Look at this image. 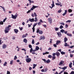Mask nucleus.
<instances>
[{
    "label": "nucleus",
    "instance_id": "nucleus-1",
    "mask_svg": "<svg viewBox=\"0 0 74 74\" xmlns=\"http://www.w3.org/2000/svg\"><path fill=\"white\" fill-rule=\"evenodd\" d=\"M10 29V28H9L7 27H6L5 29L4 30V32L5 33H8L9 32V30Z\"/></svg>",
    "mask_w": 74,
    "mask_h": 74
},
{
    "label": "nucleus",
    "instance_id": "nucleus-2",
    "mask_svg": "<svg viewBox=\"0 0 74 74\" xmlns=\"http://www.w3.org/2000/svg\"><path fill=\"white\" fill-rule=\"evenodd\" d=\"M37 25V23H35L34 24V26H33V27L32 28V29L33 30V33H34V31H35V26H36Z\"/></svg>",
    "mask_w": 74,
    "mask_h": 74
},
{
    "label": "nucleus",
    "instance_id": "nucleus-3",
    "mask_svg": "<svg viewBox=\"0 0 74 74\" xmlns=\"http://www.w3.org/2000/svg\"><path fill=\"white\" fill-rule=\"evenodd\" d=\"M37 7H38V6H34L33 5L32 7V8L30 9V11H33L34 9H35L36 8H37Z\"/></svg>",
    "mask_w": 74,
    "mask_h": 74
},
{
    "label": "nucleus",
    "instance_id": "nucleus-4",
    "mask_svg": "<svg viewBox=\"0 0 74 74\" xmlns=\"http://www.w3.org/2000/svg\"><path fill=\"white\" fill-rule=\"evenodd\" d=\"M11 15H12V18L14 19H16V18L18 16V15H16V14L14 16L13 14H12Z\"/></svg>",
    "mask_w": 74,
    "mask_h": 74
},
{
    "label": "nucleus",
    "instance_id": "nucleus-5",
    "mask_svg": "<svg viewBox=\"0 0 74 74\" xmlns=\"http://www.w3.org/2000/svg\"><path fill=\"white\" fill-rule=\"evenodd\" d=\"M27 63H30L32 61V59L30 58H28L26 60Z\"/></svg>",
    "mask_w": 74,
    "mask_h": 74
},
{
    "label": "nucleus",
    "instance_id": "nucleus-6",
    "mask_svg": "<svg viewBox=\"0 0 74 74\" xmlns=\"http://www.w3.org/2000/svg\"><path fill=\"white\" fill-rule=\"evenodd\" d=\"M48 20L49 21V22H50V23H52V19L51 17L48 18Z\"/></svg>",
    "mask_w": 74,
    "mask_h": 74
},
{
    "label": "nucleus",
    "instance_id": "nucleus-7",
    "mask_svg": "<svg viewBox=\"0 0 74 74\" xmlns=\"http://www.w3.org/2000/svg\"><path fill=\"white\" fill-rule=\"evenodd\" d=\"M64 63V62L63 60H61L60 62V63L58 64V65L59 66H60V65H62V64H63V63Z\"/></svg>",
    "mask_w": 74,
    "mask_h": 74
},
{
    "label": "nucleus",
    "instance_id": "nucleus-8",
    "mask_svg": "<svg viewBox=\"0 0 74 74\" xmlns=\"http://www.w3.org/2000/svg\"><path fill=\"white\" fill-rule=\"evenodd\" d=\"M29 21L31 22H34V18L31 19V18H30L29 19Z\"/></svg>",
    "mask_w": 74,
    "mask_h": 74
},
{
    "label": "nucleus",
    "instance_id": "nucleus-9",
    "mask_svg": "<svg viewBox=\"0 0 74 74\" xmlns=\"http://www.w3.org/2000/svg\"><path fill=\"white\" fill-rule=\"evenodd\" d=\"M57 33L59 37L62 36V34H61V32H58Z\"/></svg>",
    "mask_w": 74,
    "mask_h": 74
},
{
    "label": "nucleus",
    "instance_id": "nucleus-10",
    "mask_svg": "<svg viewBox=\"0 0 74 74\" xmlns=\"http://www.w3.org/2000/svg\"><path fill=\"white\" fill-rule=\"evenodd\" d=\"M7 48V45L4 44L2 46L3 49H5Z\"/></svg>",
    "mask_w": 74,
    "mask_h": 74
},
{
    "label": "nucleus",
    "instance_id": "nucleus-11",
    "mask_svg": "<svg viewBox=\"0 0 74 74\" xmlns=\"http://www.w3.org/2000/svg\"><path fill=\"white\" fill-rule=\"evenodd\" d=\"M44 39H45V37H44V36H41L39 38L40 40H44Z\"/></svg>",
    "mask_w": 74,
    "mask_h": 74
},
{
    "label": "nucleus",
    "instance_id": "nucleus-12",
    "mask_svg": "<svg viewBox=\"0 0 74 74\" xmlns=\"http://www.w3.org/2000/svg\"><path fill=\"white\" fill-rule=\"evenodd\" d=\"M56 53V55L57 56H60V53L59 52V51H57Z\"/></svg>",
    "mask_w": 74,
    "mask_h": 74
},
{
    "label": "nucleus",
    "instance_id": "nucleus-13",
    "mask_svg": "<svg viewBox=\"0 0 74 74\" xmlns=\"http://www.w3.org/2000/svg\"><path fill=\"white\" fill-rule=\"evenodd\" d=\"M67 66H64V67L62 68V69H63V70L62 71H63H63H64L65 69H67Z\"/></svg>",
    "mask_w": 74,
    "mask_h": 74
},
{
    "label": "nucleus",
    "instance_id": "nucleus-14",
    "mask_svg": "<svg viewBox=\"0 0 74 74\" xmlns=\"http://www.w3.org/2000/svg\"><path fill=\"white\" fill-rule=\"evenodd\" d=\"M67 12V10H65V12L62 14V15L63 16H65V15H66Z\"/></svg>",
    "mask_w": 74,
    "mask_h": 74
},
{
    "label": "nucleus",
    "instance_id": "nucleus-15",
    "mask_svg": "<svg viewBox=\"0 0 74 74\" xmlns=\"http://www.w3.org/2000/svg\"><path fill=\"white\" fill-rule=\"evenodd\" d=\"M68 40V39H67V38L66 37H65V38H64V42H66Z\"/></svg>",
    "mask_w": 74,
    "mask_h": 74
},
{
    "label": "nucleus",
    "instance_id": "nucleus-16",
    "mask_svg": "<svg viewBox=\"0 0 74 74\" xmlns=\"http://www.w3.org/2000/svg\"><path fill=\"white\" fill-rule=\"evenodd\" d=\"M61 42H60V40H57L56 41V45H58L59 44H60Z\"/></svg>",
    "mask_w": 74,
    "mask_h": 74
},
{
    "label": "nucleus",
    "instance_id": "nucleus-17",
    "mask_svg": "<svg viewBox=\"0 0 74 74\" xmlns=\"http://www.w3.org/2000/svg\"><path fill=\"white\" fill-rule=\"evenodd\" d=\"M14 32L16 34H17L18 33V30L16 29H14Z\"/></svg>",
    "mask_w": 74,
    "mask_h": 74
},
{
    "label": "nucleus",
    "instance_id": "nucleus-18",
    "mask_svg": "<svg viewBox=\"0 0 74 74\" xmlns=\"http://www.w3.org/2000/svg\"><path fill=\"white\" fill-rule=\"evenodd\" d=\"M40 49L39 47H38V46H36L35 48L36 51H38V49Z\"/></svg>",
    "mask_w": 74,
    "mask_h": 74
},
{
    "label": "nucleus",
    "instance_id": "nucleus-19",
    "mask_svg": "<svg viewBox=\"0 0 74 74\" xmlns=\"http://www.w3.org/2000/svg\"><path fill=\"white\" fill-rule=\"evenodd\" d=\"M72 64L73 63L72 62H71L69 64V67L70 68H72Z\"/></svg>",
    "mask_w": 74,
    "mask_h": 74
},
{
    "label": "nucleus",
    "instance_id": "nucleus-20",
    "mask_svg": "<svg viewBox=\"0 0 74 74\" xmlns=\"http://www.w3.org/2000/svg\"><path fill=\"white\" fill-rule=\"evenodd\" d=\"M23 42H25V43H27V39H26L25 38L23 40Z\"/></svg>",
    "mask_w": 74,
    "mask_h": 74
},
{
    "label": "nucleus",
    "instance_id": "nucleus-21",
    "mask_svg": "<svg viewBox=\"0 0 74 74\" xmlns=\"http://www.w3.org/2000/svg\"><path fill=\"white\" fill-rule=\"evenodd\" d=\"M39 34H42L43 33V32H42V31H41V30H40L39 31Z\"/></svg>",
    "mask_w": 74,
    "mask_h": 74
},
{
    "label": "nucleus",
    "instance_id": "nucleus-22",
    "mask_svg": "<svg viewBox=\"0 0 74 74\" xmlns=\"http://www.w3.org/2000/svg\"><path fill=\"white\" fill-rule=\"evenodd\" d=\"M46 62L47 63H50V62H51V61H50L49 59H48L46 61Z\"/></svg>",
    "mask_w": 74,
    "mask_h": 74
},
{
    "label": "nucleus",
    "instance_id": "nucleus-23",
    "mask_svg": "<svg viewBox=\"0 0 74 74\" xmlns=\"http://www.w3.org/2000/svg\"><path fill=\"white\" fill-rule=\"evenodd\" d=\"M61 33H64L65 32V31L63 29H62L60 30V32Z\"/></svg>",
    "mask_w": 74,
    "mask_h": 74
},
{
    "label": "nucleus",
    "instance_id": "nucleus-24",
    "mask_svg": "<svg viewBox=\"0 0 74 74\" xmlns=\"http://www.w3.org/2000/svg\"><path fill=\"white\" fill-rule=\"evenodd\" d=\"M66 35L69 37H71L72 36V34H69V33H67Z\"/></svg>",
    "mask_w": 74,
    "mask_h": 74
},
{
    "label": "nucleus",
    "instance_id": "nucleus-25",
    "mask_svg": "<svg viewBox=\"0 0 74 74\" xmlns=\"http://www.w3.org/2000/svg\"><path fill=\"white\" fill-rule=\"evenodd\" d=\"M68 11L69 12V13H70V12H71L73 11V10H72L71 9H69L68 10Z\"/></svg>",
    "mask_w": 74,
    "mask_h": 74
},
{
    "label": "nucleus",
    "instance_id": "nucleus-26",
    "mask_svg": "<svg viewBox=\"0 0 74 74\" xmlns=\"http://www.w3.org/2000/svg\"><path fill=\"white\" fill-rule=\"evenodd\" d=\"M61 53L62 55H64L66 53V52H64L63 51H61Z\"/></svg>",
    "mask_w": 74,
    "mask_h": 74
},
{
    "label": "nucleus",
    "instance_id": "nucleus-27",
    "mask_svg": "<svg viewBox=\"0 0 74 74\" xmlns=\"http://www.w3.org/2000/svg\"><path fill=\"white\" fill-rule=\"evenodd\" d=\"M35 22H37V21H38V20L37 19V17H35Z\"/></svg>",
    "mask_w": 74,
    "mask_h": 74
},
{
    "label": "nucleus",
    "instance_id": "nucleus-28",
    "mask_svg": "<svg viewBox=\"0 0 74 74\" xmlns=\"http://www.w3.org/2000/svg\"><path fill=\"white\" fill-rule=\"evenodd\" d=\"M68 44L66 42H65V45H64V47H67Z\"/></svg>",
    "mask_w": 74,
    "mask_h": 74
},
{
    "label": "nucleus",
    "instance_id": "nucleus-29",
    "mask_svg": "<svg viewBox=\"0 0 74 74\" xmlns=\"http://www.w3.org/2000/svg\"><path fill=\"white\" fill-rule=\"evenodd\" d=\"M71 22V21L69 20L66 21V23H70V22Z\"/></svg>",
    "mask_w": 74,
    "mask_h": 74
},
{
    "label": "nucleus",
    "instance_id": "nucleus-30",
    "mask_svg": "<svg viewBox=\"0 0 74 74\" xmlns=\"http://www.w3.org/2000/svg\"><path fill=\"white\" fill-rule=\"evenodd\" d=\"M3 21H1L0 22V25H3L4 24V23H3Z\"/></svg>",
    "mask_w": 74,
    "mask_h": 74
},
{
    "label": "nucleus",
    "instance_id": "nucleus-31",
    "mask_svg": "<svg viewBox=\"0 0 74 74\" xmlns=\"http://www.w3.org/2000/svg\"><path fill=\"white\" fill-rule=\"evenodd\" d=\"M56 59V57L55 56H53V57H52V60H54V59Z\"/></svg>",
    "mask_w": 74,
    "mask_h": 74
},
{
    "label": "nucleus",
    "instance_id": "nucleus-32",
    "mask_svg": "<svg viewBox=\"0 0 74 74\" xmlns=\"http://www.w3.org/2000/svg\"><path fill=\"white\" fill-rule=\"evenodd\" d=\"M64 27H63V26L62 25H61L60 26V29H63V28Z\"/></svg>",
    "mask_w": 74,
    "mask_h": 74
},
{
    "label": "nucleus",
    "instance_id": "nucleus-33",
    "mask_svg": "<svg viewBox=\"0 0 74 74\" xmlns=\"http://www.w3.org/2000/svg\"><path fill=\"white\" fill-rule=\"evenodd\" d=\"M7 19V17H6L4 19H3V22H5V21Z\"/></svg>",
    "mask_w": 74,
    "mask_h": 74
},
{
    "label": "nucleus",
    "instance_id": "nucleus-34",
    "mask_svg": "<svg viewBox=\"0 0 74 74\" xmlns=\"http://www.w3.org/2000/svg\"><path fill=\"white\" fill-rule=\"evenodd\" d=\"M7 64V62H5L3 64V66H5Z\"/></svg>",
    "mask_w": 74,
    "mask_h": 74
},
{
    "label": "nucleus",
    "instance_id": "nucleus-35",
    "mask_svg": "<svg viewBox=\"0 0 74 74\" xmlns=\"http://www.w3.org/2000/svg\"><path fill=\"white\" fill-rule=\"evenodd\" d=\"M40 32V29H37V32H36L37 33H39Z\"/></svg>",
    "mask_w": 74,
    "mask_h": 74
},
{
    "label": "nucleus",
    "instance_id": "nucleus-36",
    "mask_svg": "<svg viewBox=\"0 0 74 74\" xmlns=\"http://www.w3.org/2000/svg\"><path fill=\"white\" fill-rule=\"evenodd\" d=\"M13 60H12L11 61H10V64H11V65H12V64L13 63Z\"/></svg>",
    "mask_w": 74,
    "mask_h": 74
},
{
    "label": "nucleus",
    "instance_id": "nucleus-37",
    "mask_svg": "<svg viewBox=\"0 0 74 74\" xmlns=\"http://www.w3.org/2000/svg\"><path fill=\"white\" fill-rule=\"evenodd\" d=\"M32 44H34V39H33L32 40Z\"/></svg>",
    "mask_w": 74,
    "mask_h": 74
},
{
    "label": "nucleus",
    "instance_id": "nucleus-38",
    "mask_svg": "<svg viewBox=\"0 0 74 74\" xmlns=\"http://www.w3.org/2000/svg\"><path fill=\"white\" fill-rule=\"evenodd\" d=\"M59 29V28H57V27L55 28V31H58V30Z\"/></svg>",
    "mask_w": 74,
    "mask_h": 74
},
{
    "label": "nucleus",
    "instance_id": "nucleus-39",
    "mask_svg": "<svg viewBox=\"0 0 74 74\" xmlns=\"http://www.w3.org/2000/svg\"><path fill=\"white\" fill-rule=\"evenodd\" d=\"M49 58H52V56L51 55H49L48 56Z\"/></svg>",
    "mask_w": 74,
    "mask_h": 74
},
{
    "label": "nucleus",
    "instance_id": "nucleus-40",
    "mask_svg": "<svg viewBox=\"0 0 74 74\" xmlns=\"http://www.w3.org/2000/svg\"><path fill=\"white\" fill-rule=\"evenodd\" d=\"M62 11V10H60L58 11V13H60Z\"/></svg>",
    "mask_w": 74,
    "mask_h": 74
},
{
    "label": "nucleus",
    "instance_id": "nucleus-41",
    "mask_svg": "<svg viewBox=\"0 0 74 74\" xmlns=\"http://www.w3.org/2000/svg\"><path fill=\"white\" fill-rule=\"evenodd\" d=\"M26 37V36L25 35H23L22 36V38H25V37Z\"/></svg>",
    "mask_w": 74,
    "mask_h": 74
},
{
    "label": "nucleus",
    "instance_id": "nucleus-42",
    "mask_svg": "<svg viewBox=\"0 0 74 74\" xmlns=\"http://www.w3.org/2000/svg\"><path fill=\"white\" fill-rule=\"evenodd\" d=\"M38 25L39 26H40L41 24V22H38Z\"/></svg>",
    "mask_w": 74,
    "mask_h": 74
},
{
    "label": "nucleus",
    "instance_id": "nucleus-43",
    "mask_svg": "<svg viewBox=\"0 0 74 74\" xmlns=\"http://www.w3.org/2000/svg\"><path fill=\"white\" fill-rule=\"evenodd\" d=\"M40 22H41V23H44V22L42 21V20L41 19H40Z\"/></svg>",
    "mask_w": 74,
    "mask_h": 74
},
{
    "label": "nucleus",
    "instance_id": "nucleus-44",
    "mask_svg": "<svg viewBox=\"0 0 74 74\" xmlns=\"http://www.w3.org/2000/svg\"><path fill=\"white\" fill-rule=\"evenodd\" d=\"M47 70H48V69H47V68L45 69V72H47Z\"/></svg>",
    "mask_w": 74,
    "mask_h": 74
},
{
    "label": "nucleus",
    "instance_id": "nucleus-45",
    "mask_svg": "<svg viewBox=\"0 0 74 74\" xmlns=\"http://www.w3.org/2000/svg\"><path fill=\"white\" fill-rule=\"evenodd\" d=\"M29 48H32V45H29Z\"/></svg>",
    "mask_w": 74,
    "mask_h": 74
},
{
    "label": "nucleus",
    "instance_id": "nucleus-46",
    "mask_svg": "<svg viewBox=\"0 0 74 74\" xmlns=\"http://www.w3.org/2000/svg\"><path fill=\"white\" fill-rule=\"evenodd\" d=\"M22 51H25V52H26V50L24 48L22 49Z\"/></svg>",
    "mask_w": 74,
    "mask_h": 74
},
{
    "label": "nucleus",
    "instance_id": "nucleus-47",
    "mask_svg": "<svg viewBox=\"0 0 74 74\" xmlns=\"http://www.w3.org/2000/svg\"><path fill=\"white\" fill-rule=\"evenodd\" d=\"M17 59V57H16V56H15L14 58V60H16Z\"/></svg>",
    "mask_w": 74,
    "mask_h": 74
},
{
    "label": "nucleus",
    "instance_id": "nucleus-48",
    "mask_svg": "<svg viewBox=\"0 0 74 74\" xmlns=\"http://www.w3.org/2000/svg\"><path fill=\"white\" fill-rule=\"evenodd\" d=\"M32 51H33V48H31V49L30 50V53H32Z\"/></svg>",
    "mask_w": 74,
    "mask_h": 74
},
{
    "label": "nucleus",
    "instance_id": "nucleus-49",
    "mask_svg": "<svg viewBox=\"0 0 74 74\" xmlns=\"http://www.w3.org/2000/svg\"><path fill=\"white\" fill-rule=\"evenodd\" d=\"M56 44H53V46L54 47H55L56 48L57 47V45H56Z\"/></svg>",
    "mask_w": 74,
    "mask_h": 74
},
{
    "label": "nucleus",
    "instance_id": "nucleus-50",
    "mask_svg": "<svg viewBox=\"0 0 74 74\" xmlns=\"http://www.w3.org/2000/svg\"><path fill=\"white\" fill-rule=\"evenodd\" d=\"M34 14L35 16V17H36V16H37V14H36V12H34Z\"/></svg>",
    "mask_w": 74,
    "mask_h": 74
},
{
    "label": "nucleus",
    "instance_id": "nucleus-51",
    "mask_svg": "<svg viewBox=\"0 0 74 74\" xmlns=\"http://www.w3.org/2000/svg\"><path fill=\"white\" fill-rule=\"evenodd\" d=\"M69 48H73V47H74V46H71L70 47H69Z\"/></svg>",
    "mask_w": 74,
    "mask_h": 74
},
{
    "label": "nucleus",
    "instance_id": "nucleus-52",
    "mask_svg": "<svg viewBox=\"0 0 74 74\" xmlns=\"http://www.w3.org/2000/svg\"><path fill=\"white\" fill-rule=\"evenodd\" d=\"M68 27V25L67 24H66L65 25V28H67V27Z\"/></svg>",
    "mask_w": 74,
    "mask_h": 74
},
{
    "label": "nucleus",
    "instance_id": "nucleus-53",
    "mask_svg": "<svg viewBox=\"0 0 74 74\" xmlns=\"http://www.w3.org/2000/svg\"><path fill=\"white\" fill-rule=\"evenodd\" d=\"M56 55V53H53V56H55Z\"/></svg>",
    "mask_w": 74,
    "mask_h": 74
},
{
    "label": "nucleus",
    "instance_id": "nucleus-54",
    "mask_svg": "<svg viewBox=\"0 0 74 74\" xmlns=\"http://www.w3.org/2000/svg\"><path fill=\"white\" fill-rule=\"evenodd\" d=\"M70 58H73V55H72L71 54H70Z\"/></svg>",
    "mask_w": 74,
    "mask_h": 74
},
{
    "label": "nucleus",
    "instance_id": "nucleus-55",
    "mask_svg": "<svg viewBox=\"0 0 74 74\" xmlns=\"http://www.w3.org/2000/svg\"><path fill=\"white\" fill-rule=\"evenodd\" d=\"M19 28L20 29V30H22L23 29V27H21V28L20 27H19Z\"/></svg>",
    "mask_w": 74,
    "mask_h": 74
},
{
    "label": "nucleus",
    "instance_id": "nucleus-56",
    "mask_svg": "<svg viewBox=\"0 0 74 74\" xmlns=\"http://www.w3.org/2000/svg\"><path fill=\"white\" fill-rule=\"evenodd\" d=\"M42 25L45 27H47V25Z\"/></svg>",
    "mask_w": 74,
    "mask_h": 74
},
{
    "label": "nucleus",
    "instance_id": "nucleus-57",
    "mask_svg": "<svg viewBox=\"0 0 74 74\" xmlns=\"http://www.w3.org/2000/svg\"><path fill=\"white\" fill-rule=\"evenodd\" d=\"M70 74H74V71H72Z\"/></svg>",
    "mask_w": 74,
    "mask_h": 74
},
{
    "label": "nucleus",
    "instance_id": "nucleus-58",
    "mask_svg": "<svg viewBox=\"0 0 74 74\" xmlns=\"http://www.w3.org/2000/svg\"><path fill=\"white\" fill-rule=\"evenodd\" d=\"M42 60L45 62V63H46V60L45 59H42Z\"/></svg>",
    "mask_w": 74,
    "mask_h": 74
},
{
    "label": "nucleus",
    "instance_id": "nucleus-59",
    "mask_svg": "<svg viewBox=\"0 0 74 74\" xmlns=\"http://www.w3.org/2000/svg\"><path fill=\"white\" fill-rule=\"evenodd\" d=\"M11 27V25H8V27H8L9 29H10L9 28Z\"/></svg>",
    "mask_w": 74,
    "mask_h": 74
},
{
    "label": "nucleus",
    "instance_id": "nucleus-60",
    "mask_svg": "<svg viewBox=\"0 0 74 74\" xmlns=\"http://www.w3.org/2000/svg\"><path fill=\"white\" fill-rule=\"evenodd\" d=\"M64 74H68V73L66 72H64Z\"/></svg>",
    "mask_w": 74,
    "mask_h": 74
},
{
    "label": "nucleus",
    "instance_id": "nucleus-61",
    "mask_svg": "<svg viewBox=\"0 0 74 74\" xmlns=\"http://www.w3.org/2000/svg\"><path fill=\"white\" fill-rule=\"evenodd\" d=\"M32 67H29V70H32Z\"/></svg>",
    "mask_w": 74,
    "mask_h": 74
},
{
    "label": "nucleus",
    "instance_id": "nucleus-62",
    "mask_svg": "<svg viewBox=\"0 0 74 74\" xmlns=\"http://www.w3.org/2000/svg\"><path fill=\"white\" fill-rule=\"evenodd\" d=\"M61 25H64L65 24L64 23H60Z\"/></svg>",
    "mask_w": 74,
    "mask_h": 74
},
{
    "label": "nucleus",
    "instance_id": "nucleus-63",
    "mask_svg": "<svg viewBox=\"0 0 74 74\" xmlns=\"http://www.w3.org/2000/svg\"><path fill=\"white\" fill-rule=\"evenodd\" d=\"M50 43H52V39H50Z\"/></svg>",
    "mask_w": 74,
    "mask_h": 74
},
{
    "label": "nucleus",
    "instance_id": "nucleus-64",
    "mask_svg": "<svg viewBox=\"0 0 74 74\" xmlns=\"http://www.w3.org/2000/svg\"><path fill=\"white\" fill-rule=\"evenodd\" d=\"M33 74H34L36 73V71H33Z\"/></svg>",
    "mask_w": 74,
    "mask_h": 74
}]
</instances>
